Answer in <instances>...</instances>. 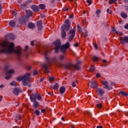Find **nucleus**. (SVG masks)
Returning <instances> with one entry per match:
<instances>
[{
  "instance_id": "nucleus-1",
  "label": "nucleus",
  "mask_w": 128,
  "mask_h": 128,
  "mask_svg": "<svg viewBox=\"0 0 128 128\" xmlns=\"http://www.w3.org/2000/svg\"><path fill=\"white\" fill-rule=\"evenodd\" d=\"M0 52H6L10 54V52H15L17 56H22V47L18 46L14 48V44L3 41L0 44Z\"/></svg>"
},
{
  "instance_id": "nucleus-2",
  "label": "nucleus",
  "mask_w": 128,
  "mask_h": 128,
  "mask_svg": "<svg viewBox=\"0 0 128 128\" xmlns=\"http://www.w3.org/2000/svg\"><path fill=\"white\" fill-rule=\"evenodd\" d=\"M70 28V20H66L64 24H63L61 26V36L62 38H64L66 36V32H68Z\"/></svg>"
},
{
  "instance_id": "nucleus-3",
  "label": "nucleus",
  "mask_w": 128,
  "mask_h": 128,
  "mask_svg": "<svg viewBox=\"0 0 128 128\" xmlns=\"http://www.w3.org/2000/svg\"><path fill=\"white\" fill-rule=\"evenodd\" d=\"M16 80L18 82H22V80L23 86H26L27 84H28V82H30V74H26L24 76H19L16 78Z\"/></svg>"
},
{
  "instance_id": "nucleus-4",
  "label": "nucleus",
  "mask_w": 128,
  "mask_h": 128,
  "mask_svg": "<svg viewBox=\"0 0 128 128\" xmlns=\"http://www.w3.org/2000/svg\"><path fill=\"white\" fill-rule=\"evenodd\" d=\"M65 68H66V70H72V68H74L75 70H78L80 68V65L78 64L73 65L72 63H68L66 64Z\"/></svg>"
},
{
  "instance_id": "nucleus-5",
  "label": "nucleus",
  "mask_w": 128,
  "mask_h": 128,
  "mask_svg": "<svg viewBox=\"0 0 128 128\" xmlns=\"http://www.w3.org/2000/svg\"><path fill=\"white\" fill-rule=\"evenodd\" d=\"M76 28H73L72 30H70L68 33V42H72V40H74V36H76Z\"/></svg>"
},
{
  "instance_id": "nucleus-6",
  "label": "nucleus",
  "mask_w": 128,
  "mask_h": 128,
  "mask_svg": "<svg viewBox=\"0 0 128 128\" xmlns=\"http://www.w3.org/2000/svg\"><path fill=\"white\" fill-rule=\"evenodd\" d=\"M70 42H67L65 44H63L60 46V50L62 52H66V50L70 48Z\"/></svg>"
},
{
  "instance_id": "nucleus-7",
  "label": "nucleus",
  "mask_w": 128,
  "mask_h": 128,
  "mask_svg": "<svg viewBox=\"0 0 128 128\" xmlns=\"http://www.w3.org/2000/svg\"><path fill=\"white\" fill-rule=\"evenodd\" d=\"M54 45L55 46V52L56 54L58 52V50H60V46H62V43L60 42V40H57L55 42H54Z\"/></svg>"
},
{
  "instance_id": "nucleus-8",
  "label": "nucleus",
  "mask_w": 128,
  "mask_h": 128,
  "mask_svg": "<svg viewBox=\"0 0 128 128\" xmlns=\"http://www.w3.org/2000/svg\"><path fill=\"white\" fill-rule=\"evenodd\" d=\"M102 84L104 86V88H106V90H112V87L110 86H108V82L106 80H102L101 82Z\"/></svg>"
},
{
  "instance_id": "nucleus-9",
  "label": "nucleus",
  "mask_w": 128,
  "mask_h": 128,
  "mask_svg": "<svg viewBox=\"0 0 128 128\" xmlns=\"http://www.w3.org/2000/svg\"><path fill=\"white\" fill-rule=\"evenodd\" d=\"M42 70L44 74H48L50 72L48 64H43L42 65Z\"/></svg>"
},
{
  "instance_id": "nucleus-10",
  "label": "nucleus",
  "mask_w": 128,
  "mask_h": 128,
  "mask_svg": "<svg viewBox=\"0 0 128 128\" xmlns=\"http://www.w3.org/2000/svg\"><path fill=\"white\" fill-rule=\"evenodd\" d=\"M120 40L122 44H124V42L128 44V36L120 37Z\"/></svg>"
},
{
  "instance_id": "nucleus-11",
  "label": "nucleus",
  "mask_w": 128,
  "mask_h": 128,
  "mask_svg": "<svg viewBox=\"0 0 128 128\" xmlns=\"http://www.w3.org/2000/svg\"><path fill=\"white\" fill-rule=\"evenodd\" d=\"M96 92L98 94V96H102L104 94V90L101 88H97L96 89Z\"/></svg>"
},
{
  "instance_id": "nucleus-12",
  "label": "nucleus",
  "mask_w": 128,
  "mask_h": 128,
  "mask_svg": "<svg viewBox=\"0 0 128 128\" xmlns=\"http://www.w3.org/2000/svg\"><path fill=\"white\" fill-rule=\"evenodd\" d=\"M14 70H10L8 72V74H6L5 77L6 80H10V78H12V74H14Z\"/></svg>"
},
{
  "instance_id": "nucleus-13",
  "label": "nucleus",
  "mask_w": 128,
  "mask_h": 128,
  "mask_svg": "<svg viewBox=\"0 0 128 128\" xmlns=\"http://www.w3.org/2000/svg\"><path fill=\"white\" fill-rule=\"evenodd\" d=\"M22 92V90L15 88L14 89L13 93L14 94H16V96H18V94Z\"/></svg>"
},
{
  "instance_id": "nucleus-14",
  "label": "nucleus",
  "mask_w": 128,
  "mask_h": 128,
  "mask_svg": "<svg viewBox=\"0 0 128 128\" xmlns=\"http://www.w3.org/2000/svg\"><path fill=\"white\" fill-rule=\"evenodd\" d=\"M30 100L32 102H36V94H32L30 96Z\"/></svg>"
},
{
  "instance_id": "nucleus-15",
  "label": "nucleus",
  "mask_w": 128,
  "mask_h": 128,
  "mask_svg": "<svg viewBox=\"0 0 128 128\" xmlns=\"http://www.w3.org/2000/svg\"><path fill=\"white\" fill-rule=\"evenodd\" d=\"M37 27L38 30H42V21H38L37 22Z\"/></svg>"
},
{
  "instance_id": "nucleus-16",
  "label": "nucleus",
  "mask_w": 128,
  "mask_h": 128,
  "mask_svg": "<svg viewBox=\"0 0 128 128\" xmlns=\"http://www.w3.org/2000/svg\"><path fill=\"white\" fill-rule=\"evenodd\" d=\"M90 84V88H98V83L96 81H92Z\"/></svg>"
},
{
  "instance_id": "nucleus-17",
  "label": "nucleus",
  "mask_w": 128,
  "mask_h": 128,
  "mask_svg": "<svg viewBox=\"0 0 128 128\" xmlns=\"http://www.w3.org/2000/svg\"><path fill=\"white\" fill-rule=\"evenodd\" d=\"M32 8L34 12H38L40 10V9L38 8V7L36 5H33L32 6Z\"/></svg>"
},
{
  "instance_id": "nucleus-18",
  "label": "nucleus",
  "mask_w": 128,
  "mask_h": 128,
  "mask_svg": "<svg viewBox=\"0 0 128 128\" xmlns=\"http://www.w3.org/2000/svg\"><path fill=\"white\" fill-rule=\"evenodd\" d=\"M26 16L27 18H30V16H32V12L29 10H26Z\"/></svg>"
},
{
  "instance_id": "nucleus-19",
  "label": "nucleus",
  "mask_w": 128,
  "mask_h": 128,
  "mask_svg": "<svg viewBox=\"0 0 128 128\" xmlns=\"http://www.w3.org/2000/svg\"><path fill=\"white\" fill-rule=\"evenodd\" d=\"M19 22L21 24H26V20L24 16H22L19 18Z\"/></svg>"
},
{
  "instance_id": "nucleus-20",
  "label": "nucleus",
  "mask_w": 128,
  "mask_h": 128,
  "mask_svg": "<svg viewBox=\"0 0 128 128\" xmlns=\"http://www.w3.org/2000/svg\"><path fill=\"white\" fill-rule=\"evenodd\" d=\"M77 28H78V32H79L80 34V36H82V27H80V26L79 24H78Z\"/></svg>"
},
{
  "instance_id": "nucleus-21",
  "label": "nucleus",
  "mask_w": 128,
  "mask_h": 128,
  "mask_svg": "<svg viewBox=\"0 0 128 128\" xmlns=\"http://www.w3.org/2000/svg\"><path fill=\"white\" fill-rule=\"evenodd\" d=\"M64 92H66V88H64V86H62L60 88V93L62 94H64Z\"/></svg>"
},
{
  "instance_id": "nucleus-22",
  "label": "nucleus",
  "mask_w": 128,
  "mask_h": 128,
  "mask_svg": "<svg viewBox=\"0 0 128 128\" xmlns=\"http://www.w3.org/2000/svg\"><path fill=\"white\" fill-rule=\"evenodd\" d=\"M9 24L10 26H12V28H14L16 26V22L14 20H10L9 22Z\"/></svg>"
},
{
  "instance_id": "nucleus-23",
  "label": "nucleus",
  "mask_w": 128,
  "mask_h": 128,
  "mask_svg": "<svg viewBox=\"0 0 128 128\" xmlns=\"http://www.w3.org/2000/svg\"><path fill=\"white\" fill-rule=\"evenodd\" d=\"M33 106L34 108H38V106L40 105V104L38 102H34Z\"/></svg>"
},
{
  "instance_id": "nucleus-24",
  "label": "nucleus",
  "mask_w": 128,
  "mask_h": 128,
  "mask_svg": "<svg viewBox=\"0 0 128 128\" xmlns=\"http://www.w3.org/2000/svg\"><path fill=\"white\" fill-rule=\"evenodd\" d=\"M120 14L122 18H128V14H126V13L122 12Z\"/></svg>"
},
{
  "instance_id": "nucleus-25",
  "label": "nucleus",
  "mask_w": 128,
  "mask_h": 128,
  "mask_svg": "<svg viewBox=\"0 0 128 128\" xmlns=\"http://www.w3.org/2000/svg\"><path fill=\"white\" fill-rule=\"evenodd\" d=\"M28 27L29 28H32V30H34V24L32 23H29Z\"/></svg>"
},
{
  "instance_id": "nucleus-26",
  "label": "nucleus",
  "mask_w": 128,
  "mask_h": 128,
  "mask_svg": "<svg viewBox=\"0 0 128 128\" xmlns=\"http://www.w3.org/2000/svg\"><path fill=\"white\" fill-rule=\"evenodd\" d=\"M8 36H9L10 38L12 40H14V38H16V36H14L12 34H8Z\"/></svg>"
},
{
  "instance_id": "nucleus-27",
  "label": "nucleus",
  "mask_w": 128,
  "mask_h": 128,
  "mask_svg": "<svg viewBox=\"0 0 128 128\" xmlns=\"http://www.w3.org/2000/svg\"><path fill=\"white\" fill-rule=\"evenodd\" d=\"M120 94L124 96H128V94L124 91H120Z\"/></svg>"
},
{
  "instance_id": "nucleus-28",
  "label": "nucleus",
  "mask_w": 128,
  "mask_h": 128,
  "mask_svg": "<svg viewBox=\"0 0 128 128\" xmlns=\"http://www.w3.org/2000/svg\"><path fill=\"white\" fill-rule=\"evenodd\" d=\"M102 12H100V10H98L96 12V14L97 18H100V14Z\"/></svg>"
},
{
  "instance_id": "nucleus-29",
  "label": "nucleus",
  "mask_w": 128,
  "mask_h": 128,
  "mask_svg": "<svg viewBox=\"0 0 128 128\" xmlns=\"http://www.w3.org/2000/svg\"><path fill=\"white\" fill-rule=\"evenodd\" d=\"M76 84H78V80H75V81H74V82H72V86L73 87V88H76Z\"/></svg>"
},
{
  "instance_id": "nucleus-30",
  "label": "nucleus",
  "mask_w": 128,
  "mask_h": 128,
  "mask_svg": "<svg viewBox=\"0 0 128 128\" xmlns=\"http://www.w3.org/2000/svg\"><path fill=\"white\" fill-rule=\"evenodd\" d=\"M36 94L38 100H42V96H40V95L38 93H36Z\"/></svg>"
},
{
  "instance_id": "nucleus-31",
  "label": "nucleus",
  "mask_w": 128,
  "mask_h": 128,
  "mask_svg": "<svg viewBox=\"0 0 128 128\" xmlns=\"http://www.w3.org/2000/svg\"><path fill=\"white\" fill-rule=\"evenodd\" d=\"M46 6L44 4H41L40 5V10H44Z\"/></svg>"
},
{
  "instance_id": "nucleus-32",
  "label": "nucleus",
  "mask_w": 128,
  "mask_h": 128,
  "mask_svg": "<svg viewBox=\"0 0 128 128\" xmlns=\"http://www.w3.org/2000/svg\"><path fill=\"white\" fill-rule=\"evenodd\" d=\"M118 0H109L108 2L110 4H114Z\"/></svg>"
},
{
  "instance_id": "nucleus-33",
  "label": "nucleus",
  "mask_w": 128,
  "mask_h": 128,
  "mask_svg": "<svg viewBox=\"0 0 128 128\" xmlns=\"http://www.w3.org/2000/svg\"><path fill=\"white\" fill-rule=\"evenodd\" d=\"M96 70V68H94L93 66H91L90 68V72H94Z\"/></svg>"
},
{
  "instance_id": "nucleus-34",
  "label": "nucleus",
  "mask_w": 128,
  "mask_h": 128,
  "mask_svg": "<svg viewBox=\"0 0 128 128\" xmlns=\"http://www.w3.org/2000/svg\"><path fill=\"white\" fill-rule=\"evenodd\" d=\"M53 88L54 90H58V84L56 83V84L54 86Z\"/></svg>"
},
{
  "instance_id": "nucleus-35",
  "label": "nucleus",
  "mask_w": 128,
  "mask_h": 128,
  "mask_svg": "<svg viewBox=\"0 0 128 128\" xmlns=\"http://www.w3.org/2000/svg\"><path fill=\"white\" fill-rule=\"evenodd\" d=\"M112 32L114 34H118V31H116V28H113L112 29Z\"/></svg>"
},
{
  "instance_id": "nucleus-36",
  "label": "nucleus",
  "mask_w": 128,
  "mask_h": 128,
  "mask_svg": "<svg viewBox=\"0 0 128 128\" xmlns=\"http://www.w3.org/2000/svg\"><path fill=\"white\" fill-rule=\"evenodd\" d=\"M98 108H102V104L101 103L96 104Z\"/></svg>"
},
{
  "instance_id": "nucleus-37",
  "label": "nucleus",
  "mask_w": 128,
  "mask_h": 128,
  "mask_svg": "<svg viewBox=\"0 0 128 128\" xmlns=\"http://www.w3.org/2000/svg\"><path fill=\"white\" fill-rule=\"evenodd\" d=\"M44 54L45 56L46 60H49L48 57L46 56H48V51L45 52Z\"/></svg>"
},
{
  "instance_id": "nucleus-38",
  "label": "nucleus",
  "mask_w": 128,
  "mask_h": 128,
  "mask_svg": "<svg viewBox=\"0 0 128 128\" xmlns=\"http://www.w3.org/2000/svg\"><path fill=\"white\" fill-rule=\"evenodd\" d=\"M93 60L94 62H98V58L96 56H94L93 57Z\"/></svg>"
},
{
  "instance_id": "nucleus-39",
  "label": "nucleus",
  "mask_w": 128,
  "mask_h": 128,
  "mask_svg": "<svg viewBox=\"0 0 128 128\" xmlns=\"http://www.w3.org/2000/svg\"><path fill=\"white\" fill-rule=\"evenodd\" d=\"M26 6V4H22L20 6V8L24 10V8H25Z\"/></svg>"
},
{
  "instance_id": "nucleus-40",
  "label": "nucleus",
  "mask_w": 128,
  "mask_h": 128,
  "mask_svg": "<svg viewBox=\"0 0 128 128\" xmlns=\"http://www.w3.org/2000/svg\"><path fill=\"white\" fill-rule=\"evenodd\" d=\"M10 86H16V84L14 81H13L10 84Z\"/></svg>"
},
{
  "instance_id": "nucleus-41",
  "label": "nucleus",
  "mask_w": 128,
  "mask_h": 128,
  "mask_svg": "<svg viewBox=\"0 0 128 128\" xmlns=\"http://www.w3.org/2000/svg\"><path fill=\"white\" fill-rule=\"evenodd\" d=\"M35 114H36L37 116H40V112L38 111V110H35Z\"/></svg>"
},
{
  "instance_id": "nucleus-42",
  "label": "nucleus",
  "mask_w": 128,
  "mask_h": 128,
  "mask_svg": "<svg viewBox=\"0 0 128 128\" xmlns=\"http://www.w3.org/2000/svg\"><path fill=\"white\" fill-rule=\"evenodd\" d=\"M26 69L27 70H32V66H27L26 67Z\"/></svg>"
},
{
  "instance_id": "nucleus-43",
  "label": "nucleus",
  "mask_w": 128,
  "mask_h": 128,
  "mask_svg": "<svg viewBox=\"0 0 128 128\" xmlns=\"http://www.w3.org/2000/svg\"><path fill=\"white\" fill-rule=\"evenodd\" d=\"M86 2L90 6V4H92V0H87Z\"/></svg>"
},
{
  "instance_id": "nucleus-44",
  "label": "nucleus",
  "mask_w": 128,
  "mask_h": 128,
  "mask_svg": "<svg viewBox=\"0 0 128 128\" xmlns=\"http://www.w3.org/2000/svg\"><path fill=\"white\" fill-rule=\"evenodd\" d=\"M54 80V77H50L49 78V81L50 82H52Z\"/></svg>"
},
{
  "instance_id": "nucleus-45",
  "label": "nucleus",
  "mask_w": 128,
  "mask_h": 128,
  "mask_svg": "<svg viewBox=\"0 0 128 128\" xmlns=\"http://www.w3.org/2000/svg\"><path fill=\"white\" fill-rule=\"evenodd\" d=\"M88 32H84V36L85 38H88Z\"/></svg>"
},
{
  "instance_id": "nucleus-46",
  "label": "nucleus",
  "mask_w": 128,
  "mask_h": 128,
  "mask_svg": "<svg viewBox=\"0 0 128 128\" xmlns=\"http://www.w3.org/2000/svg\"><path fill=\"white\" fill-rule=\"evenodd\" d=\"M101 75L100 73L96 74V78H100Z\"/></svg>"
},
{
  "instance_id": "nucleus-47",
  "label": "nucleus",
  "mask_w": 128,
  "mask_h": 128,
  "mask_svg": "<svg viewBox=\"0 0 128 128\" xmlns=\"http://www.w3.org/2000/svg\"><path fill=\"white\" fill-rule=\"evenodd\" d=\"M62 10H64V12H68V8L65 7L63 8Z\"/></svg>"
},
{
  "instance_id": "nucleus-48",
  "label": "nucleus",
  "mask_w": 128,
  "mask_h": 128,
  "mask_svg": "<svg viewBox=\"0 0 128 128\" xmlns=\"http://www.w3.org/2000/svg\"><path fill=\"white\" fill-rule=\"evenodd\" d=\"M64 58V56H62V55H60V60H63Z\"/></svg>"
},
{
  "instance_id": "nucleus-49",
  "label": "nucleus",
  "mask_w": 128,
  "mask_h": 128,
  "mask_svg": "<svg viewBox=\"0 0 128 128\" xmlns=\"http://www.w3.org/2000/svg\"><path fill=\"white\" fill-rule=\"evenodd\" d=\"M38 74V71L34 70V76H36V74Z\"/></svg>"
},
{
  "instance_id": "nucleus-50",
  "label": "nucleus",
  "mask_w": 128,
  "mask_h": 128,
  "mask_svg": "<svg viewBox=\"0 0 128 128\" xmlns=\"http://www.w3.org/2000/svg\"><path fill=\"white\" fill-rule=\"evenodd\" d=\"M84 114H88V116H90V113L88 111L86 112H85Z\"/></svg>"
},
{
  "instance_id": "nucleus-51",
  "label": "nucleus",
  "mask_w": 128,
  "mask_h": 128,
  "mask_svg": "<svg viewBox=\"0 0 128 128\" xmlns=\"http://www.w3.org/2000/svg\"><path fill=\"white\" fill-rule=\"evenodd\" d=\"M106 12L108 14H111L112 13V10H110V9H107Z\"/></svg>"
},
{
  "instance_id": "nucleus-52",
  "label": "nucleus",
  "mask_w": 128,
  "mask_h": 128,
  "mask_svg": "<svg viewBox=\"0 0 128 128\" xmlns=\"http://www.w3.org/2000/svg\"><path fill=\"white\" fill-rule=\"evenodd\" d=\"M28 50V46H25L24 51H25V52H26V50Z\"/></svg>"
},
{
  "instance_id": "nucleus-53",
  "label": "nucleus",
  "mask_w": 128,
  "mask_h": 128,
  "mask_svg": "<svg viewBox=\"0 0 128 128\" xmlns=\"http://www.w3.org/2000/svg\"><path fill=\"white\" fill-rule=\"evenodd\" d=\"M124 28H126V30H128V24H126V25L124 26Z\"/></svg>"
},
{
  "instance_id": "nucleus-54",
  "label": "nucleus",
  "mask_w": 128,
  "mask_h": 128,
  "mask_svg": "<svg viewBox=\"0 0 128 128\" xmlns=\"http://www.w3.org/2000/svg\"><path fill=\"white\" fill-rule=\"evenodd\" d=\"M82 64V61L79 60L77 62L76 64H78V66H80V64Z\"/></svg>"
},
{
  "instance_id": "nucleus-55",
  "label": "nucleus",
  "mask_w": 128,
  "mask_h": 128,
  "mask_svg": "<svg viewBox=\"0 0 128 128\" xmlns=\"http://www.w3.org/2000/svg\"><path fill=\"white\" fill-rule=\"evenodd\" d=\"M74 46H76V48H78V43H76L74 44Z\"/></svg>"
},
{
  "instance_id": "nucleus-56",
  "label": "nucleus",
  "mask_w": 128,
  "mask_h": 128,
  "mask_svg": "<svg viewBox=\"0 0 128 128\" xmlns=\"http://www.w3.org/2000/svg\"><path fill=\"white\" fill-rule=\"evenodd\" d=\"M94 48H96V50L98 48V44H94Z\"/></svg>"
},
{
  "instance_id": "nucleus-57",
  "label": "nucleus",
  "mask_w": 128,
  "mask_h": 128,
  "mask_svg": "<svg viewBox=\"0 0 128 128\" xmlns=\"http://www.w3.org/2000/svg\"><path fill=\"white\" fill-rule=\"evenodd\" d=\"M2 14V4H0V14Z\"/></svg>"
},
{
  "instance_id": "nucleus-58",
  "label": "nucleus",
  "mask_w": 128,
  "mask_h": 128,
  "mask_svg": "<svg viewBox=\"0 0 128 128\" xmlns=\"http://www.w3.org/2000/svg\"><path fill=\"white\" fill-rule=\"evenodd\" d=\"M48 94H50V96H54V93L53 92H48Z\"/></svg>"
},
{
  "instance_id": "nucleus-59",
  "label": "nucleus",
  "mask_w": 128,
  "mask_h": 128,
  "mask_svg": "<svg viewBox=\"0 0 128 128\" xmlns=\"http://www.w3.org/2000/svg\"><path fill=\"white\" fill-rule=\"evenodd\" d=\"M41 112H42L44 113V112H46V110L42 109Z\"/></svg>"
},
{
  "instance_id": "nucleus-60",
  "label": "nucleus",
  "mask_w": 128,
  "mask_h": 128,
  "mask_svg": "<svg viewBox=\"0 0 128 128\" xmlns=\"http://www.w3.org/2000/svg\"><path fill=\"white\" fill-rule=\"evenodd\" d=\"M12 14H13V16H16V12H12Z\"/></svg>"
},
{
  "instance_id": "nucleus-61",
  "label": "nucleus",
  "mask_w": 128,
  "mask_h": 128,
  "mask_svg": "<svg viewBox=\"0 0 128 128\" xmlns=\"http://www.w3.org/2000/svg\"><path fill=\"white\" fill-rule=\"evenodd\" d=\"M34 41L31 42V43H30L31 46H34Z\"/></svg>"
},
{
  "instance_id": "nucleus-62",
  "label": "nucleus",
  "mask_w": 128,
  "mask_h": 128,
  "mask_svg": "<svg viewBox=\"0 0 128 128\" xmlns=\"http://www.w3.org/2000/svg\"><path fill=\"white\" fill-rule=\"evenodd\" d=\"M102 62H104V63H106V60H102Z\"/></svg>"
},
{
  "instance_id": "nucleus-63",
  "label": "nucleus",
  "mask_w": 128,
  "mask_h": 128,
  "mask_svg": "<svg viewBox=\"0 0 128 128\" xmlns=\"http://www.w3.org/2000/svg\"><path fill=\"white\" fill-rule=\"evenodd\" d=\"M96 128H102V126H96Z\"/></svg>"
},
{
  "instance_id": "nucleus-64",
  "label": "nucleus",
  "mask_w": 128,
  "mask_h": 128,
  "mask_svg": "<svg viewBox=\"0 0 128 128\" xmlns=\"http://www.w3.org/2000/svg\"><path fill=\"white\" fill-rule=\"evenodd\" d=\"M126 10H127V12H128V6H126Z\"/></svg>"
}]
</instances>
